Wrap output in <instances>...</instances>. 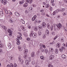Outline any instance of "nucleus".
Listing matches in <instances>:
<instances>
[{"label":"nucleus","mask_w":67,"mask_h":67,"mask_svg":"<svg viewBox=\"0 0 67 67\" xmlns=\"http://www.w3.org/2000/svg\"><path fill=\"white\" fill-rule=\"evenodd\" d=\"M3 11H1L0 12V14H1V15H3Z\"/></svg>","instance_id":"nucleus-33"},{"label":"nucleus","mask_w":67,"mask_h":67,"mask_svg":"<svg viewBox=\"0 0 67 67\" xmlns=\"http://www.w3.org/2000/svg\"><path fill=\"white\" fill-rule=\"evenodd\" d=\"M28 27L29 29H31V25H29L28 26Z\"/></svg>","instance_id":"nucleus-50"},{"label":"nucleus","mask_w":67,"mask_h":67,"mask_svg":"<svg viewBox=\"0 0 67 67\" xmlns=\"http://www.w3.org/2000/svg\"><path fill=\"white\" fill-rule=\"evenodd\" d=\"M31 39L30 38H27V40L28 41H30V40Z\"/></svg>","instance_id":"nucleus-49"},{"label":"nucleus","mask_w":67,"mask_h":67,"mask_svg":"<svg viewBox=\"0 0 67 67\" xmlns=\"http://www.w3.org/2000/svg\"><path fill=\"white\" fill-rule=\"evenodd\" d=\"M60 44L59 43H57V47L58 48H59L60 47Z\"/></svg>","instance_id":"nucleus-8"},{"label":"nucleus","mask_w":67,"mask_h":67,"mask_svg":"<svg viewBox=\"0 0 67 67\" xmlns=\"http://www.w3.org/2000/svg\"><path fill=\"white\" fill-rule=\"evenodd\" d=\"M3 44H2L1 43L0 44V48H2V47H3Z\"/></svg>","instance_id":"nucleus-41"},{"label":"nucleus","mask_w":67,"mask_h":67,"mask_svg":"<svg viewBox=\"0 0 67 67\" xmlns=\"http://www.w3.org/2000/svg\"><path fill=\"white\" fill-rule=\"evenodd\" d=\"M18 49L19 51H22V48L21 47V46H18Z\"/></svg>","instance_id":"nucleus-13"},{"label":"nucleus","mask_w":67,"mask_h":67,"mask_svg":"<svg viewBox=\"0 0 67 67\" xmlns=\"http://www.w3.org/2000/svg\"><path fill=\"white\" fill-rule=\"evenodd\" d=\"M55 52L56 54H58V50L57 49H55Z\"/></svg>","instance_id":"nucleus-30"},{"label":"nucleus","mask_w":67,"mask_h":67,"mask_svg":"<svg viewBox=\"0 0 67 67\" xmlns=\"http://www.w3.org/2000/svg\"><path fill=\"white\" fill-rule=\"evenodd\" d=\"M59 50L61 52H63V48H59Z\"/></svg>","instance_id":"nucleus-42"},{"label":"nucleus","mask_w":67,"mask_h":67,"mask_svg":"<svg viewBox=\"0 0 67 67\" xmlns=\"http://www.w3.org/2000/svg\"><path fill=\"white\" fill-rule=\"evenodd\" d=\"M33 31H32V32L30 34V36H33Z\"/></svg>","instance_id":"nucleus-38"},{"label":"nucleus","mask_w":67,"mask_h":67,"mask_svg":"<svg viewBox=\"0 0 67 67\" xmlns=\"http://www.w3.org/2000/svg\"><path fill=\"white\" fill-rule=\"evenodd\" d=\"M2 49H0V53H2Z\"/></svg>","instance_id":"nucleus-57"},{"label":"nucleus","mask_w":67,"mask_h":67,"mask_svg":"<svg viewBox=\"0 0 67 67\" xmlns=\"http://www.w3.org/2000/svg\"><path fill=\"white\" fill-rule=\"evenodd\" d=\"M54 56L53 55H51L49 57V59L50 60H53L54 58Z\"/></svg>","instance_id":"nucleus-2"},{"label":"nucleus","mask_w":67,"mask_h":67,"mask_svg":"<svg viewBox=\"0 0 67 67\" xmlns=\"http://www.w3.org/2000/svg\"><path fill=\"white\" fill-rule=\"evenodd\" d=\"M31 57H34V52H32L31 53Z\"/></svg>","instance_id":"nucleus-16"},{"label":"nucleus","mask_w":67,"mask_h":67,"mask_svg":"<svg viewBox=\"0 0 67 67\" xmlns=\"http://www.w3.org/2000/svg\"><path fill=\"white\" fill-rule=\"evenodd\" d=\"M54 2V0H52L51 2V3H53Z\"/></svg>","instance_id":"nucleus-52"},{"label":"nucleus","mask_w":67,"mask_h":67,"mask_svg":"<svg viewBox=\"0 0 67 67\" xmlns=\"http://www.w3.org/2000/svg\"><path fill=\"white\" fill-rule=\"evenodd\" d=\"M36 17H37V16L36 15H35L33 17L35 19H36Z\"/></svg>","instance_id":"nucleus-59"},{"label":"nucleus","mask_w":67,"mask_h":67,"mask_svg":"<svg viewBox=\"0 0 67 67\" xmlns=\"http://www.w3.org/2000/svg\"><path fill=\"white\" fill-rule=\"evenodd\" d=\"M27 6V3H26L25 4L23 5V7H26Z\"/></svg>","instance_id":"nucleus-27"},{"label":"nucleus","mask_w":67,"mask_h":67,"mask_svg":"<svg viewBox=\"0 0 67 67\" xmlns=\"http://www.w3.org/2000/svg\"><path fill=\"white\" fill-rule=\"evenodd\" d=\"M49 7V4H46V7L47 8H48Z\"/></svg>","instance_id":"nucleus-31"},{"label":"nucleus","mask_w":67,"mask_h":67,"mask_svg":"<svg viewBox=\"0 0 67 67\" xmlns=\"http://www.w3.org/2000/svg\"><path fill=\"white\" fill-rule=\"evenodd\" d=\"M45 38H46V36L44 35H43L42 36V38H43V39H45Z\"/></svg>","instance_id":"nucleus-32"},{"label":"nucleus","mask_w":67,"mask_h":67,"mask_svg":"<svg viewBox=\"0 0 67 67\" xmlns=\"http://www.w3.org/2000/svg\"><path fill=\"white\" fill-rule=\"evenodd\" d=\"M49 50L50 52H53V48H49Z\"/></svg>","instance_id":"nucleus-25"},{"label":"nucleus","mask_w":67,"mask_h":67,"mask_svg":"<svg viewBox=\"0 0 67 67\" xmlns=\"http://www.w3.org/2000/svg\"><path fill=\"white\" fill-rule=\"evenodd\" d=\"M57 26L58 28L59 29L60 27H62V25L61 24L59 23L57 25Z\"/></svg>","instance_id":"nucleus-3"},{"label":"nucleus","mask_w":67,"mask_h":67,"mask_svg":"<svg viewBox=\"0 0 67 67\" xmlns=\"http://www.w3.org/2000/svg\"><path fill=\"white\" fill-rule=\"evenodd\" d=\"M14 67H18V65L16 63H14Z\"/></svg>","instance_id":"nucleus-29"},{"label":"nucleus","mask_w":67,"mask_h":67,"mask_svg":"<svg viewBox=\"0 0 67 67\" xmlns=\"http://www.w3.org/2000/svg\"><path fill=\"white\" fill-rule=\"evenodd\" d=\"M50 28L51 31H52V30H53V27L52 26H51V27H50Z\"/></svg>","instance_id":"nucleus-51"},{"label":"nucleus","mask_w":67,"mask_h":67,"mask_svg":"<svg viewBox=\"0 0 67 67\" xmlns=\"http://www.w3.org/2000/svg\"><path fill=\"white\" fill-rule=\"evenodd\" d=\"M61 12H64L65 11V9L63 8L61 10Z\"/></svg>","instance_id":"nucleus-19"},{"label":"nucleus","mask_w":67,"mask_h":67,"mask_svg":"<svg viewBox=\"0 0 67 67\" xmlns=\"http://www.w3.org/2000/svg\"><path fill=\"white\" fill-rule=\"evenodd\" d=\"M62 57L63 58H66V55H64V54L62 55Z\"/></svg>","instance_id":"nucleus-20"},{"label":"nucleus","mask_w":67,"mask_h":67,"mask_svg":"<svg viewBox=\"0 0 67 67\" xmlns=\"http://www.w3.org/2000/svg\"><path fill=\"white\" fill-rule=\"evenodd\" d=\"M16 41L17 42L20 41V40H19V38H17L16 39Z\"/></svg>","instance_id":"nucleus-45"},{"label":"nucleus","mask_w":67,"mask_h":67,"mask_svg":"<svg viewBox=\"0 0 67 67\" xmlns=\"http://www.w3.org/2000/svg\"><path fill=\"white\" fill-rule=\"evenodd\" d=\"M15 15L17 16H18V17H19L20 16V14L18 12H16L15 13Z\"/></svg>","instance_id":"nucleus-10"},{"label":"nucleus","mask_w":67,"mask_h":67,"mask_svg":"<svg viewBox=\"0 0 67 67\" xmlns=\"http://www.w3.org/2000/svg\"><path fill=\"white\" fill-rule=\"evenodd\" d=\"M46 35H49V31L47 29L46 30Z\"/></svg>","instance_id":"nucleus-7"},{"label":"nucleus","mask_w":67,"mask_h":67,"mask_svg":"<svg viewBox=\"0 0 67 67\" xmlns=\"http://www.w3.org/2000/svg\"><path fill=\"white\" fill-rule=\"evenodd\" d=\"M40 11L41 12H44V10L43 9L41 10H40Z\"/></svg>","instance_id":"nucleus-58"},{"label":"nucleus","mask_w":67,"mask_h":67,"mask_svg":"<svg viewBox=\"0 0 67 67\" xmlns=\"http://www.w3.org/2000/svg\"><path fill=\"white\" fill-rule=\"evenodd\" d=\"M38 34L39 36H40L41 35H42V33H41V31H38Z\"/></svg>","instance_id":"nucleus-35"},{"label":"nucleus","mask_w":67,"mask_h":67,"mask_svg":"<svg viewBox=\"0 0 67 67\" xmlns=\"http://www.w3.org/2000/svg\"><path fill=\"white\" fill-rule=\"evenodd\" d=\"M8 46L9 48H11V44L10 43L8 44Z\"/></svg>","instance_id":"nucleus-18"},{"label":"nucleus","mask_w":67,"mask_h":67,"mask_svg":"<svg viewBox=\"0 0 67 67\" xmlns=\"http://www.w3.org/2000/svg\"><path fill=\"white\" fill-rule=\"evenodd\" d=\"M5 11V13L6 14H8V11L7 9H5L4 10Z\"/></svg>","instance_id":"nucleus-34"},{"label":"nucleus","mask_w":67,"mask_h":67,"mask_svg":"<svg viewBox=\"0 0 67 67\" xmlns=\"http://www.w3.org/2000/svg\"><path fill=\"white\" fill-rule=\"evenodd\" d=\"M50 44H54V42L53 41L52 43H50Z\"/></svg>","instance_id":"nucleus-63"},{"label":"nucleus","mask_w":67,"mask_h":67,"mask_svg":"<svg viewBox=\"0 0 67 67\" xmlns=\"http://www.w3.org/2000/svg\"><path fill=\"white\" fill-rule=\"evenodd\" d=\"M10 58L11 59V60H12V59L13 58V56H10Z\"/></svg>","instance_id":"nucleus-47"},{"label":"nucleus","mask_w":67,"mask_h":67,"mask_svg":"<svg viewBox=\"0 0 67 67\" xmlns=\"http://www.w3.org/2000/svg\"><path fill=\"white\" fill-rule=\"evenodd\" d=\"M54 31H55V32H57V28H56L54 27Z\"/></svg>","instance_id":"nucleus-44"},{"label":"nucleus","mask_w":67,"mask_h":67,"mask_svg":"<svg viewBox=\"0 0 67 67\" xmlns=\"http://www.w3.org/2000/svg\"><path fill=\"white\" fill-rule=\"evenodd\" d=\"M29 62H31V58H29Z\"/></svg>","instance_id":"nucleus-56"},{"label":"nucleus","mask_w":67,"mask_h":67,"mask_svg":"<svg viewBox=\"0 0 67 67\" xmlns=\"http://www.w3.org/2000/svg\"><path fill=\"white\" fill-rule=\"evenodd\" d=\"M7 3V2L5 1H4L3 4H4V5H5Z\"/></svg>","instance_id":"nucleus-37"},{"label":"nucleus","mask_w":67,"mask_h":67,"mask_svg":"<svg viewBox=\"0 0 67 67\" xmlns=\"http://www.w3.org/2000/svg\"><path fill=\"white\" fill-rule=\"evenodd\" d=\"M16 43L17 45H19V44H20V41H17Z\"/></svg>","instance_id":"nucleus-43"},{"label":"nucleus","mask_w":67,"mask_h":67,"mask_svg":"<svg viewBox=\"0 0 67 67\" xmlns=\"http://www.w3.org/2000/svg\"><path fill=\"white\" fill-rule=\"evenodd\" d=\"M21 37V36H17V37H18V38H19H19Z\"/></svg>","instance_id":"nucleus-61"},{"label":"nucleus","mask_w":67,"mask_h":67,"mask_svg":"<svg viewBox=\"0 0 67 67\" xmlns=\"http://www.w3.org/2000/svg\"><path fill=\"white\" fill-rule=\"evenodd\" d=\"M44 51L45 53L47 54L48 52V50H47V49H45Z\"/></svg>","instance_id":"nucleus-36"},{"label":"nucleus","mask_w":67,"mask_h":67,"mask_svg":"<svg viewBox=\"0 0 67 67\" xmlns=\"http://www.w3.org/2000/svg\"><path fill=\"white\" fill-rule=\"evenodd\" d=\"M33 9V8L31 7H30L29 8V11H31L32 10V9Z\"/></svg>","instance_id":"nucleus-24"},{"label":"nucleus","mask_w":67,"mask_h":67,"mask_svg":"<svg viewBox=\"0 0 67 67\" xmlns=\"http://www.w3.org/2000/svg\"><path fill=\"white\" fill-rule=\"evenodd\" d=\"M43 4H44V5H46V3H45V2H43Z\"/></svg>","instance_id":"nucleus-60"},{"label":"nucleus","mask_w":67,"mask_h":67,"mask_svg":"<svg viewBox=\"0 0 67 67\" xmlns=\"http://www.w3.org/2000/svg\"><path fill=\"white\" fill-rule=\"evenodd\" d=\"M52 63H49L48 64V67H53V66L51 64Z\"/></svg>","instance_id":"nucleus-9"},{"label":"nucleus","mask_w":67,"mask_h":67,"mask_svg":"<svg viewBox=\"0 0 67 67\" xmlns=\"http://www.w3.org/2000/svg\"><path fill=\"white\" fill-rule=\"evenodd\" d=\"M40 49L41 51L42 52H43L44 51V49H43V48H40Z\"/></svg>","instance_id":"nucleus-40"},{"label":"nucleus","mask_w":67,"mask_h":67,"mask_svg":"<svg viewBox=\"0 0 67 67\" xmlns=\"http://www.w3.org/2000/svg\"><path fill=\"white\" fill-rule=\"evenodd\" d=\"M47 28H48V29H51V26H50V25L49 24H47Z\"/></svg>","instance_id":"nucleus-15"},{"label":"nucleus","mask_w":67,"mask_h":67,"mask_svg":"<svg viewBox=\"0 0 67 67\" xmlns=\"http://www.w3.org/2000/svg\"><path fill=\"white\" fill-rule=\"evenodd\" d=\"M40 58L42 60H44L45 59V58L43 56H41L40 57Z\"/></svg>","instance_id":"nucleus-17"},{"label":"nucleus","mask_w":67,"mask_h":67,"mask_svg":"<svg viewBox=\"0 0 67 67\" xmlns=\"http://www.w3.org/2000/svg\"><path fill=\"white\" fill-rule=\"evenodd\" d=\"M42 25L43 27H46V23H43L42 24Z\"/></svg>","instance_id":"nucleus-12"},{"label":"nucleus","mask_w":67,"mask_h":67,"mask_svg":"<svg viewBox=\"0 0 67 67\" xmlns=\"http://www.w3.org/2000/svg\"><path fill=\"white\" fill-rule=\"evenodd\" d=\"M29 11L27 10H26L25 11V12L26 13H28Z\"/></svg>","instance_id":"nucleus-55"},{"label":"nucleus","mask_w":67,"mask_h":67,"mask_svg":"<svg viewBox=\"0 0 67 67\" xmlns=\"http://www.w3.org/2000/svg\"><path fill=\"white\" fill-rule=\"evenodd\" d=\"M25 64L26 65H29V61L28 60H26L25 61Z\"/></svg>","instance_id":"nucleus-4"},{"label":"nucleus","mask_w":67,"mask_h":67,"mask_svg":"<svg viewBox=\"0 0 67 67\" xmlns=\"http://www.w3.org/2000/svg\"><path fill=\"white\" fill-rule=\"evenodd\" d=\"M8 32L9 33V36H12V33L11 32V31L10 29H8Z\"/></svg>","instance_id":"nucleus-1"},{"label":"nucleus","mask_w":67,"mask_h":67,"mask_svg":"<svg viewBox=\"0 0 67 67\" xmlns=\"http://www.w3.org/2000/svg\"><path fill=\"white\" fill-rule=\"evenodd\" d=\"M35 64V61H33L31 62V64L33 65H34Z\"/></svg>","instance_id":"nucleus-21"},{"label":"nucleus","mask_w":67,"mask_h":67,"mask_svg":"<svg viewBox=\"0 0 67 67\" xmlns=\"http://www.w3.org/2000/svg\"><path fill=\"white\" fill-rule=\"evenodd\" d=\"M7 67H11V66H10V65H8L7 66Z\"/></svg>","instance_id":"nucleus-64"},{"label":"nucleus","mask_w":67,"mask_h":67,"mask_svg":"<svg viewBox=\"0 0 67 67\" xmlns=\"http://www.w3.org/2000/svg\"><path fill=\"white\" fill-rule=\"evenodd\" d=\"M24 2V0H22L21 1H20L19 2V3L20 4H22Z\"/></svg>","instance_id":"nucleus-14"},{"label":"nucleus","mask_w":67,"mask_h":67,"mask_svg":"<svg viewBox=\"0 0 67 67\" xmlns=\"http://www.w3.org/2000/svg\"><path fill=\"white\" fill-rule=\"evenodd\" d=\"M3 29H4L6 31L7 30V27H5V26H4V27H3Z\"/></svg>","instance_id":"nucleus-39"},{"label":"nucleus","mask_w":67,"mask_h":67,"mask_svg":"<svg viewBox=\"0 0 67 67\" xmlns=\"http://www.w3.org/2000/svg\"><path fill=\"white\" fill-rule=\"evenodd\" d=\"M24 58L25 59H26L27 57L26 54H25L24 56Z\"/></svg>","instance_id":"nucleus-22"},{"label":"nucleus","mask_w":67,"mask_h":67,"mask_svg":"<svg viewBox=\"0 0 67 67\" xmlns=\"http://www.w3.org/2000/svg\"><path fill=\"white\" fill-rule=\"evenodd\" d=\"M34 30L37 31V28L36 27H34Z\"/></svg>","instance_id":"nucleus-28"},{"label":"nucleus","mask_w":67,"mask_h":67,"mask_svg":"<svg viewBox=\"0 0 67 67\" xmlns=\"http://www.w3.org/2000/svg\"><path fill=\"white\" fill-rule=\"evenodd\" d=\"M32 36L34 38H36L37 37V35L36 33H34L32 35Z\"/></svg>","instance_id":"nucleus-5"},{"label":"nucleus","mask_w":67,"mask_h":67,"mask_svg":"<svg viewBox=\"0 0 67 67\" xmlns=\"http://www.w3.org/2000/svg\"><path fill=\"white\" fill-rule=\"evenodd\" d=\"M52 35H55V32L54 31H53L51 33Z\"/></svg>","instance_id":"nucleus-46"},{"label":"nucleus","mask_w":67,"mask_h":67,"mask_svg":"<svg viewBox=\"0 0 67 67\" xmlns=\"http://www.w3.org/2000/svg\"><path fill=\"white\" fill-rule=\"evenodd\" d=\"M10 65L12 67H13V64L12 63L10 64Z\"/></svg>","instance_id":"nucleus-62"},{"label":"nucleus","mask_w":67,"mask_h":67,"mask_svg":"<svg viewBox=\"0 0 67 67\" xmlns=\"http://www.w3.org/2000/svg\"><path fill=\"white\" fill-rule=\"evenodd\" d=\"M19 61L20 62L21 64H23V60H21L19 58Z\"/></svg>","instance_id":"nucleus-11"},{"label":"nucleus","mask_w":67,"mask_h":67,"mask_svg":"<svg viewBox=\"0 0 67 67\" xmlns=\"http://www.w3.org/2000/svg\"><path fill=\"white\" fill-rule=\"evenodd\" d=\"M33 0H27L26 1L27 2L29 3L30 4H31Z\"/></svg>","instance_id":"nucleus-6"},{"label":"nucleus","mask_w":67,"mask_h":67,"mask_svg":"<svg viewBox=\"0 0 67 67\" xmlns=\"http://www.w3.org/2000/svg\"><path fill=\"white\" fill-rule=\"evenodd\" d=\"M28 52V50L27 49H26L24 51V53H27Z\"/></svg>","instance_id":"nucleus-26"},{"label":"nucleus","mask_w":67,"mask_h":67,"mask_svg":"<svg viewBox=\"0 0 67 67\" xmlns=\"http://www.w3.org/2000/svg\"><path fill=\"white\" fill-rule=\"evenodd\" d=\"M38 29H40L41 30H42V27L41 26H38Z\"/></svg>","instance_id":"nucleus-23"},{"label":"nucleus","mask_w":67,"mask_h":67,"mask_svg":"<svg viewBox=\"0 0 67 67\" xmlns=\"http://www.w3.org/2000/svg\"><path fill=\"white\" fill-rule=\"evenodd\" d=\"M41 14L42 15H44L45 14V13H41Z\"/></svg>","instance_id":"nucleus-54"},{"label":"nucleus","mask_w":67,"mask_h":67,"mask_svg":"<svg viewBox=\"0 0 67 67\" xmlns=\"http://www.w3.org/2000/svg\"><path fill=\"white\" fill-rule=\"evenodd\" d=\"M22 23L23 24H25V22L24 21V20H23L22 21Z\"/></svg>","instance_id":"nucleus-53"},{"label":"nucleus","mask_w":67,"mask_h":67,"mask_svg":"<svg viewBox=\"0 0 67 67\" xmlns=\"http://www.w3.org/2000/svg\"><path fill=\"white\" fill-rule=\"evenodd\" d=\"M35 20V18H34L33 17L32 18V21H34V20Z\"/></svg>","instance_id":"nucleus-48"}]
</instances>
